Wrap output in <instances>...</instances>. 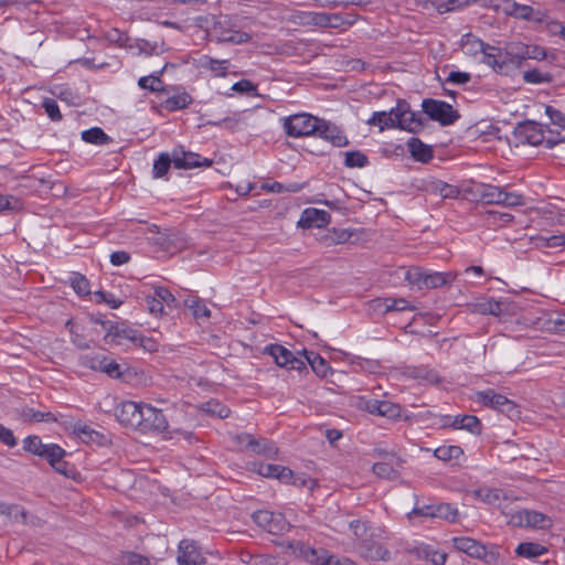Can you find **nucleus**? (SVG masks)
Returning <instances> with one entry per match:
<instances>
[{"label": "nucleus", "instance_id": "1", "mask_svg": "<svg viewBox=\"0 0 565 565\" xmlns=\"http://www.w3.org/2000/svg\"><path fill=\"white\" fill-rule=\"evenodd\" d=\"M320 118L307 113L290 115L282 119L285 132L292 138L315 136L319 129Z\"/></svg>", "mask_w": 565, "mask_h": 565}, {"label": "nucleus", "instance_id": "2", "mask_svg": "<svg viewBox=\"0 0 565 565\" xmlns=\"http://www.w3.org/2000/svg\"><path fill=\"white\" fill-rule=\"evenodd\" d=\"M295 555L303 558L310 564L315 565H356L350 558H334L332 555H329L327 551L320 548L315 550L311 546L302 543L295 542L290 545Z\"/></svg>", "mask_w": 565, "mask_h": 565}, {"label": "nucleus", "instance_id": "3", "mask_svg": "<svg viewBox=\"0 0 565 565\" xmlns=\"http://www.w3.org/2000/svg\"><path fill=\"white\" fill-rule=\"evenodd\" d=\"M478 195L484 204H498L508 207L523 205V198L516 192H508L503 188L481 184L478 188Z\"/></svg>", "mask_w": 565, "mask_h": 565}, {"label": "nucleus", "instance_id": "4", "mask_svg": "<svg viewBox=\"0 0 565 565\" xmlns=\"http://www.w3.org/2000/svg\"><path fill=\"white\" fill-rule=\"evenodd\" d=\"M106 331L104 340L111 345L128 347L137 341L138 331L124 322H103Z\"/></svg>", "mask_w": 565, "mask_h": 565}, {"label": "nucleus", "instance_id": "5", "mask_svg": "<svg viewBox=\"0 0 565 565\" xmlns=\"http://www.w3.org/2000/svg\"><path fill=\"white\" fill-rule=\"evenodd\" d=\"M422 107L430 119L438 121L443 126L451 125L459 118L457 110L451 105L441 100L424 99Z\"/></svg>", "mask_w": 565, "mask_h": 565}, {"label": "nucleus", "instance_id": "6", "mask_svg": "<svg viewBox=\"0 0 565 565\" xmlns=\"http://www.w3.org/2000/svg\"><path fill=\"white\" fill-rule=\"evenodd\" d=\"M476 401L484 406L492 407L504 413L510 418L519 416V411L516 409L514 402L510 401L504 395L495 393L493 390L477 392Z\"/></svg>", "mask_w": 565, "mask_h": 565}, {"label": "nucleus", "instance_id": "7", "mask_svg": "<svg viewBox=\"0 0 565 565\" xmlns=\"http://www.w3.org/2000/svg\"><path fill=\"white\" fill-rule=\"evenodd\" d=\"M509 524L533 529H546L551 526V520L543 513L531 510H518L507 514Z\"/></svg>", "mask_w": 565, "mask_h": 565}, {"label": "nucleus", "instance_id": "8", "mask_svg": "<svg viewBox=\"0 0 565 565\" xmlns=\"http://www.w3.org/2000/svg\"><path fill=\"white\" fill-rule=\"evenodd\" d=\"M255 523L271 534H280L289 529V523L280 513L260 510L253 514Z\"/></svg>", "mask_w": 565, "mask_h": 565}, {"label": "nucleus", "instance_id": "9", "mask_svg": "<svg viewBox=\"0 0 565 565\" xmlns=\"http://www.w3.org/2000/svg\"><path fill=\"white\" fill-rule=\"evenodd\" d=\"M143 405L145 403H136L132 401L122 402L116 409V417L120 424L139 429L140 425H142Z\"/></svg>", "mask_w": 565, "mask_h": 565}, {"label": "nucleus", "instance_id": "10", "mask_svg": "<svg viewBox=\"0 0 565 565\" xmlns=\"http://www.w3.org/2000/svg\"><path fill=\"white\" fill-rule=\"evenodd\" d=\"M395 107L396 128L415 132L422 127L419 116L411 110L406 102L398 100Z\"/></svg>", "mask_w": 565, "mask_h": 565}, {"label": "nucleus", "instance_id": "11", "mask_svg": "<svg viewBox=\"0 0 565 565\" xmlns=\"http://www.w3.org/2000/svg\"><path fill=\"white\" fill-rule=\"evenodd\" d=\"M214 34L220 42H230L234 44L246 43L250 35L246 32L234 30L230 26L226 19H220L213 26Z\"/></svg>", "mask_w": 565, "mask_h": 565}, {"label": "nucleus", "instance_id": "12", "mask_svg": "<svg viewBox=\"0 0 565 565\" xmlns=\"http://www.w3.org/2000/svg\"><path fill=\"white\" fill-rule=\"evenodd\" d=\"M167 427L168 422L162 412L145 404L142 407V425L139 429L142 431H163Z\"/></svg>", "mask_w": 565, "mask_h": 565}, {"label": "nucleus", "instance_id": "13", "mask_svg": "<svg viewBox=\"0 0 565 565\" xmlns=\"http://www.w3.org/2000/svg\"><path fill=\"white\" fill-rule=\"evenodd\" d=\"M266 352L273 356L276 364L281 367L291 370H302L305 362L294 356L292 352L279 344H270L266 348Z\"/></svg>", "mask_w": 565, "mask_h": 565}, {"label": "nucleus", "instance_id": "14", "mask_svg": "<svg viewBox=\"0 0 565 565\" xmlns=\"http://www.w3.org/2000/svg\"><path fill=\"white\" fill-rule=\"evenodd\" d=\"M235 440H236V444L241 448L250 450L252 452H255V454H260V455H265V456H274L277 452V449L275 448V446L271 443H269L265 439L256 440L249 434L237 435L235 437Z\"/></svg>", "mask_w": 565, "mask_h": 565}, {"label": "nucleus", "instance_id": "15", "mask_svg": "<svg viewBox=\"0 0 565 565\" xmlns=\"http://www.w3.org/2000/svg\"><path fill=\"white\" fill-rule=\"evenodd\" d=\"M315 136H318L329 141L332 146L339 148L345 147L349 142L348 138L339 127L323 119H320L319 129Z\"/></svg>", "mask_w": 565, "mask_h": 565}, {"label": "nucleus", "instance_id": "16", "mask_svg": "<svg viewBox=\"0 0 565 565\" xmlns=\"http://www.w3.org/2000/svg\"><path fill=\"white\" fill-rule=\"evenodd\" d=\"M103 373L111 379H120L125 382H131L138 376L136 369L130 367L126 363H118L114 359L107 356Z\"/></svg>", "mask_w": 565, "mask_h": 565}, {"label": "nucleus", "instance_id": "17", "mask_svg": "<svg viewBox=\"0 0 565 565\" xmlns=\"http://www.w3.org/2000/svg\"><path fill=\"white\" fill-rule=\"evenodd\" d=\"M204 562L205 558L193 542L188 540L180 542L178 555V563L180 565H202Z\"/></svg>", "mask_w": 565, "mask_h": 565}, {"label": "nucleus", "instance_id": "18", "mask_svg": "<svg viewBox=\"0 0 565 565\" xmlns=\"http://www.w3.org/2000/svg\"><path fill=\"white\" fill-rule=\"evenodd\" d=\"M253 470L262 477L277 479L284 483L289 482L292 478V471L280 465L254 463Z\"/></svg>", "mask_w": 565, "mask_h": 565}, {"label": "nucleus", "instance_id": "19", "mask_svg": "<svg viewBox=\"0 0 565 565\" xmlns=\"http://www.w3.org/2000/svg\"><path fill=\"white\" fill-rule=\"evenodd\" d=\"M330 214L323 210L306 209L298 221L301 227H323L330 222Z\"/></svg>", "mask_w": 565, "mask_h": 565}, {"label": "nucleus", "instance_id": "20", "mask_svg": "<svg viewBox=\"0 0 565 565\" xmlns=\"http://www.w3.org/2000/svg\"><path fill=\"white\" fill-rule=\"evenodd\" d=\"M372 308L379 313H387L390 311L414 310V307L404 298H377L372 301Z\"/></svg>", "mask_w": 565, "mask_h": 565}, {"label": "nucleus", "instance_id": "21", "mask_svg": "<svg viewBox=\"0 0 565 565\" xmlns=\"http://www.w3.org/2000/svg\"><path fill=\"white\" fill-rule=\"evenodd\" d=\"M472 495L486 504L501 508L508 495L501 489L482 487L472 491Z\"/></svg>", "mask_w": 565, "mask_h": 565}, {"label": "nucleus", "instance_id": "22", "mask_svg": "<svg viewBox=\"0 0 565 565\" xmlns=\"http://www.w3.org/2000/svg\"><path fill=\"white\" fill-rule=\"evenodd\" d=\"M408 552L415 555L418 559H426L435 565H443L446 562L445 553L434 550L431 546L424 543L414 545L408 550Z\"/></svg>", "mask_w": 565, "mask_h": 565}, {"label": "nucleus", "instance_id": "23", "mask_svg": "<svg viewBox=\"0 0 565 565\" xmlns=\"http://www.w3.org/2000/svg\"><path fill=\"white\" fill-rule=\"evenodd\" d=\"M458 277L455 271H429L426 270L423 288L434 289L452 284Z\"/></svg>", "mask_w": 565, "mask_h": 565}, {"label": "nucleus", "instance_id": "24", "mask_svg": "<svg viewBox=\"0 0 565 565\" xmlns=\"http://www.w3.org/2000/svg\"><path fill=\"white\" fill-rule=\"evenodd\" d=\"M71 429L85 444L102 443L103 435L85 423L74 422L71 424Z\"/></svg>", "mask_w": 565, "mask_h": 565}, {"label": "nucleus", "instance_id": "25", "mask_svg": "<svg viewBox=\"0 0 565 565\" xmlns=\"http://www.w3.org/2000/svg\"><path fill=\"white\" fill-rule=\"evenodd\" d=\"M172 162L180 169H192L201 166H210L207 159L201 161V157L193 152H173Z\"/></svg>", "mask_w": 565, "mask_h": 565}, {"label": "nucleus", "instance_id": "26", "mask_svg": "<svg viewBox=\"0 0 565 565\" xmlns=\"http://www.w3.org/2000/svg\"><path fill=\"white\" fill-rule=\"evenodd\" d=\"M396 107L390 111H375L372 117L366 120L367 125L377 126L380 131L390 128H396Z\"/></svg>", "mask_w": 565, "mask_h": 565}, {"label": "nucleus", "instance_id": "27", "mask_svg": "<svg viewBox=\"0 0 565 565\" xmlns=\"http://www.w3.org/2000/svg\"><path fill=\"white\" fill-rule=\"evenodd\" d=\"M452 545L457 551L476 558L483 555V545L471 537H454Z\"/></svg>", "mask_w": 565, "mask_h": 565}, {"label": "nucleus", "instance_id": "28", "mask_svg": "<svg viewBox=\"0 0 565 565\" xmlns=\"http://www.w3.org/2000/svg\"><path fill=\"white\" fill-rule=\"evenodd\" d=\"M374 415L396 420L402 417V407L391 401L377 399Z\"/></svg>", "mask_w": 565, "mask_h": 565}, {"label": "nucleus", "instance_id": "29", "mask_svg": "<svg viewBox=\"0 0 565 565\" xmlns=\"http://www.w3.org/2000/svg\"><path fill=\"white\" fill-rule=\"evenodd\" d=\"M407 147L412 157L418 161L426 162L433 157L430 147L422 142L418 138L412 137L407 142Z\"/></svg>", "mask_w": 565, "mask_h": 565}, {"label": "nucleus", "instance_id": "30", "mask_svg": "<svg viewBox=\"0 0 565 565\" xmlns=\"http://www.w3.org/2000/svg\"><path fill=\"white\" fill-rule=\"evenodd\" d=\"M449 426L456 429H466L472 434H480V420L472 415L456 416L451 419Z\"/></svg>", "mask_w": 565, "mask_h": 565}, {"label": "nucleus", "instance_id": "31", "mask_svg": "<svg viewBox=\"0 0 565 565\" xmlns=\"http://www.w3.org/2000/svg\"><path fill=\"white\" fill-rule=\"evenodd\" d=\"M361 555L370 561H383L387 562L391 559V553L381 544L366 545L362 551Z\"/></svg>", "mask_w": 565, "mask_h": 565}, {"label": "nucleus", "instance_id": "32", "mask_svg": "<svg viewBox=\"0 0 565 565\" xmlns=\"http://www.w3.org/2000/svg\"><path fill=\"white\" fill-rule=\"evenodd\" d=\"M546 552L547 548L545 546L533 542L520 543L515 548V553L525 558H535L544 555Z\"/></svg>", "mask_w": 565, "mask_h": 565}, {"label": "nucleus", "instance_id": "33", "mask_svg": "<svg viewBox=\"0 0 565 565\" xmlns=\"http://www.w3.org/2000/svg\"><path fill=\"white\" fill-rule=\"evenodd\" d=\"M487 46L488 44L471 34H466L461 38V49L466 54H482Z\"/></svg>", "mask_w": 565, "mask_h": 565}, {"label": "nucleus", "instance_id": "34", "mask_svg": "<svg viewBox=\"0 0 565 565\" xmlns=\"http://www.w3.org/2000/svg\"><path fill=\"white\" fill-rule=\"evenodd\" d=\"M0 515H4L10 522H26V512L18 505L0 502Z\"/></svg>", "mask_w": 565, "mask_h": 565}, {"label": "nucleus", "instance_id": "35", "mask_svg": "<svg viewBox=\"0 0 565 565\" xmlns=\"http://www.w3.org/2000/svg\"><path fill=\"white\" fill-rule=\"evenodd\" d=\"M188 309L192 312L193 317L201 321H206L211 317V311L207 306L200 299L190 298L185 301Z\"/></svg>", "mask_w": 565, "mask_h": 565}, {"label": "nucleus", "instance_id": "36", "mask_svg": "<svg viewBox=\"0 0 565 565\" xmlns=\"http://www.w3.org/2000/svg\"><path fill=\"white\" fill-rule=\"evenodd\" d=\"M342 22L338 14L312 12V24L321 28H338Z\"/></svg>", "mask_w": 565, "mask_h": 565}, {"label": "nucleus", "instance_id": "37", "mask_svg": "<svg viewBox=\"0 0 565 565\" xmlns=\"http://www.w3.org/2000/svg\"><path fill=\"white\" fill-rule=\"evenodd\" d=\"M305 355H306V360L311 365L313 372L317 375H319L321 377H324L328 375L330 367L323 358H321L317 353L307 352V351H305Z\"/></svg>", "mask_w": 565, "mask_h": 565}, {"label": "nucleus", "instance_id": "38", "mask_svg": "<svg viewBox=\"0 0 565 565\" xmlns=\"http://www.w3.org/2000/svg\"><path fill=\"white\" fill-rule=\"evenodd\" d=\"M20 416L25 422L40 423L55 420L52 413L35 411L32 407H23L20 412Z\"/></svg>", "mask_w": 565, "mask_h": 565}, {"label": "nucleus", "instance_id": "39", "mask_svg": "<svg viewBox=\"0 0 565 565\" xmlns=\"http://www.w3.org/2000/svg\"><path fill=\"white\" fill-rule=\"evenodd\" d=\"M407 374L411 377L422 380L425 383H429V384H436V383H439V381H440V377L437 374V372H435L433 370H427L424 367H416V366L409 367L407 370Z\"/></svg>", "mask_w": 565, "mask_h": 565}, {"label": "nucleus", "instance_id": "40", "mask_svg": "<svg viewBox=\"0 0 565 565\" xmlns=\"http://www.w3.org/2000/svg\"><path fill=\"white\" fill-rule=\"evenodd\" d=\"M191 103V97L186 93L175 94L173 96L168 97L163 106L166 109L170 111L179 110L185 108Z\"/></svg>", "mask_w": 565, "mask_h": 565}, {"label": "nucleus", "instance_id": "41", "mask_svg": "<svg viewBox=\"0 0 565 565\" xmlns=\"http://www.w3.org/2000/svg\"><path fill=\"white\" fill-rule=\"evenodd\" d=\"M82 139L93 145L108 143L110 138L103 131L102 128L94 127L82 132Z\"/></svg>", "mask_w": 565, "mask_h": 565}, {"label": "nucleus", "instance_id": "42", "mask_svg": "<svg viewBox=\"0 0 565 565\" xmlns=\"http://www.w3.org/2000/svg\"><path fill=\"white\" fill-rule=\"evenodd\" d=\"M201 65L216 75L224 76L228 70L230 63L227 60H215L210 56H203L201 58Z\"/></svg>", "mask_w": 565, "mask_h": 565}, {"label": "nucleus", "instance_id": "43", "mask_svg": "<svg viewBox=\"0 0 565 565\" xmlns=\"http://www.w3.org/2000/svg\"><path fill=\"white\" fill-rule=\"evenodd\" d=\"M435 457L443 461L458 460L463 451L459 446H441L435 449Z\"/></svg>", "mask_w": 565, "mask_h": 565}, {"label": "nucleus", "instance_id": "44", "mask_svg": "<svg viewBox=\"0 0 565 565\" xmlns=\"http://www.w3.org/2000/svg\"><path fill=\"white\" fill-rule=\"evenodd\" d=\"M404 279L412 286L417 287V289H423L424 277L426 270L420 267H411L405 269Z\"/></svg>", "mask_w": 565, "mask_h": 565}, {"label": "nucleus", "instance_id": "45", "mask_svg": "<svg viewBox=\"0 0 565 565\" xmlns=\"http://www.w3.org/2000/svg\"><path fill=\"white\" fill-rule=\"evenodd\" d=\"M65 456V450L62 449L60 446L55 444H50L46 446L45 450L43 451V455L41 457H44L47 459L50 465L54 468L56 465L62 462L63 457Z\"/></svg>", "mask_w": 565, "mask_h": 565}, {"label": "nucleus", "instance_id": "46", "mask_svg": "<svg viewBox=\"0 0 565 565\" xmlns=\"http://www.w3.org/2000/svg\"><path fill=\"white\" fill-rule=\"evenodd\" d=\"M523 79L529 84H544L551 83L553 81V76L550 73H544L537 68H533L523 73Z\"/></svg>", "mask_w": 565, "mask_h": 565}, {"label": "nucleus", "instance_id": "47", "mask_svg": "<svg viewBox=\"0 0 565 565\" xmlns=\"http://www.w3.org/2000/svg\"><path fill=\"white\" fill-rule=\"evenodd\" d=\"M367 162V157L361 151L344 152V164L348 168H364Z\"/></svg>", "mask_w": 565, "mask_h": 565}, {"label": "nucleus", "instance_id": "48", "mask_svg": "<svg viewBox=\"0 0 565 565\" xmlns=\"http://www.w3.org/2000/svg\"><path fill=\"white\" fill-rule=\"evenodd\" d=\"M435 518L456 522L458 519V510L449 503L435 504Z\"/></svg>", "mask_w": 565, "mask_h": 565}, {"label": "nucleus", "instance_id": "49", "mask_svg": "<svg viewBox=\"0 0 565 565\" xmlns=\"http://www.w3.org/2000/svg\"><path fill=\"white\" fill-rule=\"evenodd\" d=\"M419 518H435V504L414 508L411 512L407 513V519L413 524H418Z\"/></svg>", "mask_w": 565, "mask_h": 565}, {"label": "nucleus", "instance_id": "50", "mask_svg": "<svg viewBox=\"0 0 565 565\" xmlns=\"http://www.w3.org/2000/svg\"><path fill=\"white\" fill-rule=\"evenodd\" d=\"M47 445L43 444L41 438L33 435L23 440V449L36 456H42Z\"/></svg>", "mask_w": 565, "mask_h": 565}, {"label": "nucleus", "instance_id": "51", "mask_svg": "<svg viewBox=\"0 0 565 565\" xmlns=\"http://www.w3.org/2000/svg\"><path fill=\"white\" fill-rule=\"evenodd\" d=\"M107 356L103 354H90L82 356V365L94 371L103 372Z\"/></svg>", "mask_w": 565, "mask_h": 565}, {"label": "nucleus", "instance_id": "52", "mask_svg": "<svg viewBox=\"0 0 565 565\" xmlns=\"http://www.w3.org/2000/svg\"><path fill=\"white\" fill-rule=\"evenodd\" d=\"M433 192L439 194L444 199L456 198L459 193L458 189L454 185L447 184L441 181L434 182L431 185Z\"/></svg>", "mask_w": 565, "mask_h": 565}, {"label": "nucleus", "instance_id": "53", "mask_svg": "<svg viewBox=\"0 0 565 565\" xmlns=\"http://www.w3.org/2000/svg\"><path fill=\"white\" fill-rule=\"evenodd\" d=\"M172 159L167 153H161L153 163V177L161 178L169 171Z\"/></svg>", "mask_w": 565, "mask_h": 565}, {"label": "nucleus", "instance_id": "54", "mask_svg": "<svg viewBox=\"0 0 565 565\" xmlns=\"http://www.w3.org/2000/svg\"><path fill=\"white\" fill-rule=\"evenodd\" d=\"M71 286L77 295L85 296L90 292L88 280L81 274H73Z\"/></svg>", "mask_w": 565, "mask_h": 565}, {"label": "nucleus", "instance_id": "55", "mask_svg": "<svg viewBox=\"0 0 565 565\" xmlns=\"http://www.w3.org/2000/svg\"><path fill=\"white\" fill-rule=\"evenodd\" d=\"M373 472L384 479H395L397 477V470L388 462L374 463Z\"/></svg>", "mask_w": 565, "mask_h": 565}, {"label": "nucleus", "instance_id": "56", "mask_svg": "<svg viewBox=\"0 0 565 565\" xmlns=\"http://www.w3.org/2000/svg\"><path fill=\"white\" fill-rule=\"evenodd\" d=\"M138 85L142 89H149L151 92H159L162 88V82L159 75L142 76L139 78Z\"/></svg>", "mask_w": 565, "mask_h": 565}, {"label": "nucleus", "instance_id": "57", "mask_svg": "<svg viewBox=\"0 0 565 565\" xmlns=\"http://www.w3.org/2000/svg\"><path fill=\"white\" fill-rule=\"evenodd\" d=\"M477 310L481 313L500 316L502 313V302L497 300H486L477 305Z\"/></svg>", "mask_w": 565, "mask_h": 565}, {"label": "nucleus", "instance_id": "58", "mask_svg": "<svg viewBox=\"0 0 565 565\" xmlns=\"http://www.w3.org/2000/svg\"><path fill=\"white\" fill-rule=\"evenodd\" d=\"M523 57L543 61V60L547 58V51L545 47L540 46V45H535V44L526 45L524 47Z\"/></svg>", "mask_w": 565, "mask_h": 565}, {"label": "nucleus", "instance_id": "59", "mask_svg": "<svg viewBox=\"0 0 565 565\" xmlns=\"http://www.w3.org/2000/svg\"><path fill=\"white\" fill-rule=\"evenodd\" d=\"M22 209L20 199L13 195L0 194V212L4 211H18Z\"/></svg>", "mask_w": 565, "mask_h": 565}, {"label": "nucleus", "instance_id": "60", "mask_svg": "<svg viewBox=\"0 0 565 565\" xmlns=\"http://www.w3.org/2000/svg\"><path fill=\"white\" fill-rule=\"evenodd\" d=\"M203 409L206 413L216 415L220 418H226L230 415V409L225 405L215 401H211L204 404Z\"/></svg>", "mask_w": 565, "mask_h": 565}, {"label": "nucleus", "instance_id": "61", "mask_svg": "<svg viewBox=\"0 0 565 565\" xmlns=\"http://www.w3.org/2000/svg\"><path fill=\"white\" fill-rule=\"evenodd\" d=\"M537 13L539 12H535L532 7L527 4L518 3L513 17L529 21H541V19L536 17Z\"/></svg>", "mask_w": 565, "mask_h": 565}, {"label": "nucleus", "instance_id": "62", "mask_svg": "<svg viewBox=\"0 0 565 565\" xmlns=\"http://www.w3.org/2000/svg\"><path fill=\"white\" fill-rule=\"evenodd\" d=\"M42 106L45 109V113L47 114V116L52 120L58 121V120L62 119V115H61L58 105L56 104V102L54 99H52V98H44L43 102H42Z\"/></svg>", "mask_w": 565, "mask_h": 565}, {"label": "nucleus", "instance_id": "63", "mask_svg": "<svg viewBox=\"0 0 565 565\" xmlns=\"http://www.w3.org/2000/svg\"><path fill=\"white\" fill-rule=\"evenodd\" d=\"M541 328L550 332L565 331V318H548L543 322Z\"/></svg>", "mask_w": 565, "mask_h": 565}, {"label": "nucleus", "instance_id": "64", "mask_svg": "<svg viewBox=\"0 0 565 565\" xmlns=\"http://www.w3.org/2000/svg\"><path fill=\"white\" fill-rule=\"evenodd\" d=\"M247 559L243 558L248 565H277L274 557L268 555H246Z\"/></svg>", "mask_w": 565, "mask_h": 565}]
</instances>
